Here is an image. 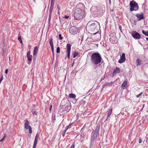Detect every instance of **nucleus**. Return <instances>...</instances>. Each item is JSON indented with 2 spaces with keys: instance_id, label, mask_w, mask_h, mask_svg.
<instances>
[{
  "instance_id": "f8f14e48",
  "label": "nucleus",
  "mask_w": 148,
  "mask_h": 148,
  "mask_svg": "<svg viewBox=\"0 0 148 148\" xmlns=\"http://www.w3.org/2000/svg\"><path fill=\"white\" fill-rule=\"evenodd\" d=\"M120 57V58L118 62L120 63H122L124 62L126 60L125 53L122 54L121 55Z\"/></svg>"
},
{
  "instance_id": "1a4fd4ad",
  "label": "nucleus",
  "mask_w": 148,
  "mask_h": 148,
  "mask_svg": "<svg viewBox=\"0 0 148 148\" xmlns=\"http://www.w3.org/2000/svg\"><path fill=\"white\" fill-rule=\"evenodd\" d=\"M39 45L38 46H36L34 47L33 53L34 62L36 60V55L38 53V51Z\"/></svg>"
},
{
  "instance_id": "69168bd1",
  "label": "nucleus",
  "mask_w": 148,
  "mask_h": 148,
  "mask_svg": "<svg viewBox=\"0 0 148 148\" xmlns=\"http://www.w3.org/2000/svg\"><path fill=\"white\" fill-rule=\"evenodd\" d=\"M60 9V8L59 7H58V10Z\"/></svg>"
},
{
  "instance_id": "cd10ccee",
  "label": "nucleus",
  "mask_w": 148,
  "mask_h": 148,
  "mask_svg": "<svg viewBox=\"0 0 148 148\" xmlns=\"http://www.w3.org/2000/svg\"><path fill=\"white\" fill-rule=\"evenodd\" d=\"M78 53L77 52L75 51L73 54V58H75L78 55Z\"/></svg>"
},
{
  "instance_id": "49530a36",
  "label": "nucleus",
  "mask_w": 148,
  "mask_h": 148,
  "mask_svg": "<svg viewBox=\"0 0 148 148\" xmlns=\"http://www.w3.org/2000/svg\"><path fill=\"white\" fill-rule=\"evenodd\" d=\"M30 51H28V52H27V56H30V55H31L30 54Z\"/></svg>"
},
{
  "instance_id": "6e6d98bb",
  "label": "nucleus",
  "mask_w": 148,
  "mask_h": 148,
  "mask_svg": "<svg viewBox=\"0 0 148 148\" xmlns=\"http://www.w3.org/2000/svg\"><path fill=\"white\" fill-rule=\"evenodd\" d=\"M51 109L52 108H49V110L50 112H51Z\"/></svg>"
},
{
  "instance_id": "4d7b16f0",
  "label": "nucleus",
  "mask_w": 148,
  "mask_h": 148,
  "mask_svg": "<svg viewBox=\"0 0 148 148\" xmlns=\"http://www.w3.org/2000/svg\"><path fill=\"white\" fill-rule=\"evenodd\" d=\"M52 105H50V108H52Z\"/></svg>"
},
{
  "instance_id": "2f4dec72",
  "label": "nucleus",
  "mask_w": 148,
  "mask_h": 148,
  "mask_svg": "<svg viewBox=\"0 0 148 148\" xmlns=\"http://www.w3.org/2000/svg\"><path fill=\"white\" fill-rule=\"evenodd\" d=\"M51 49L52 52V53L53 56V57L54 56V47H53V48H51Z\"/></svg>"
},
{
  "instance_id": "58836bf2",
  "label": "nucleus",
  "mask_w": 148,
  "mask_h": 148,
  "mask_svg": "<svg viewBox=\"0 0 148 148\" xmlns=\"http://www.w3.org/2000/svg\"><path fill=\"white\" fill-rule=\"evenodd\" d=\"M52 120L55 121L56 120V118H55V115H54V116H53V115H52Z\"/></svg>"
},
{
  "instance_id": "a19ab883",
  "label": "nucleus",
  "mask_w": 148,
  "mask_h": 148,
  "mask_svg": "<svg viewBox=\"0 0 148 148\" xmlns=\"http://www.w3.org/2000/svg\"><path fill=\"white\" fill-rule=\"evenodd\" d=\"M109 84L108 83H106L104 84L103 86V88H104V87L106 86L107 85Z\"/></svg>"
},
{
  "instance_id": "79ce46f5",
  "label": "nucleus",
  "mask_w": 148,
  "mask_h": 148,
  "mask_svg": "<svg viewBox=\"0 0 148 148\" xmlns=\"http://www.w3.org/2000/svg\"><path fill=\"white\" fill-rule=\"evenodd\" d=\"M119 28L121 32H122V27L121 25H119Z\"/></svg>"
},
{
  "instance_id": "0eeeda50",
  "label": "nucleus",
  "mask_w": 148,
  "mask_h": 148,
  "mask_svg": "<svg viewBox=\"0 0 148 148\" xmlns=\"http://www.w3.org/2000/svg\"><path fill=\"white\" fill-rule=\"evenodd\" d=\"M97 15L99 16L102 15L105 11V5H101L98 6Z\"/></svg>"
},
{
  "instance_id": "7c9ffc66",
  "label": "nucleus",
  "mask_w": 148,
  "mask_h": 148,
  "mask_svg": "<svg viewBox=\"0 0 148 148\" xmlns=\"http://www.w3.org/2000/svg\"><path fill=\"white\" fill-rule=\"evenodd\" d=\"M73 123H70L65 128L66 130H67L71 125Z\"/></svg>"
},
{
  "instance_id": "e433bc0d",
  "label": "nucleus",
  "mask_w": 148,
  "mask_h": 148,
  "mask_svg": "<svg viewBox=\"0 0 148 148\" xmlns=\"http://www.w3.org/2000/svg\"><path fill=\"white\" fill-rule=\"evenodd\" d=\"M51 14H52V13H49V21H50V19H51Z\"/></svg>"
},
{
  "instance_id": "4468645a",
  "label": "nucleus",
  "mask_w": 148,
  "mask_h": 148,
  "mask_svg": "<svg viewBox=\"0 0 148 148\" xmlns=\"http://www.w3.org/2000/svg\"><path fill=\"white\" fill-rule=\"evenodd\" d=\"M39 137V134L38 133H37L35 136L33 148H35L36 147L37 143V141Z\"/></svg>"
},
{
  "instance_id": "72a5a7b5",
  "label": "nucleus",
  "mask_w": 148,
  "mask_h": 148,
  "mask_svg": "<svg viewBox=\"0 0 148 148\" xmlns=\"http://www.w3.org/2000/svg\"><path fill=\"white\" fill-rule=\"evenodd\" d=\"M142 94H143V92H141L138 95H136V97H137V98L139 97L140 96H141V95H142Z\"/></svg>"
},
{
  "instance_id": "2eb2a0df",
  "label": "nucleus",
  "mask_w": 148,
  "mask_h": 148,
  "mask_svg": "<svg viewBox=\"0 0 148 148\" xmlns=\"http://www.w3.org/2000/svg\"><path fill=\"white\" fill-rule=\"evenodd\" d=\"M136 16L138 19V21H141V20L144 18L143 14V13H141L140 14H137L136 15Z\"/></svg>"
},
{
  "instance_id": "3c124183",
  "label": "nucleus",
  "mask_w": 148,
  "mask_h": 148,
  "mask_svg": "<svg viewBox=\"0 0 148 148\" xmlns=\"http://www.w3.org/2000/svg\"><path fill=\"white\" fill-rule=\"evenodd\" d=\"M8 69H6V70H5V73L6 74H7L8 73Z\"/></svg>"
},
{
  "instance_id": "052dcab7",
  "label": "nucleus",
  "mask_w": 148,
  "mask_h": 148,
  "mask_svg": "<svg viewBox=\"0 0 148 148\" xmlns=\"http://www.w3.org/2000/svg\"><path fill=\"white\" fill-rule=\"evenodd\" d=\"M21 43H22L23 42H22V40H21V41H19Z\"/></svg>"
},
{
  "instance_id": "13d9d810",
  "label": "nucleus",
  "mask_w": 148,
  "mask_h": 148,
  "mask_svg": "<svg viewBox=\"0 0 148 148\" xmlns=\"http://www.w3.org/2000/svg\"><path fill=\"white\" fill-rule=\"evenodd\" d=\"M29 48H31V47H32L31 45H29Z\"/></svg>"
},
{
  "instance_id": "6ab92c4d",
  "label": "nucleus",
  "mask_w": 148,
  "mask_h": 148,
  "mask_svg": "<svg viewBox=\"0 0 148 148\" xmlns=\"http://www.w3.org/2000/svg\"><path fill=\"white\" fill-rule=\"evenodd\" d=\"M115 39V37H112L110 38L109 40L110 41L112 44L115 43L116 42L115 41L114 39Z\"/></svg>"
},
{
  "instance_id": "de8ad7c7",
  "label": "nucleus",
  "mask_w": 148,
  "mask_h": 148,
  "mask_svg": "<svg viewBox=\"0 0 148 148\" xmlns=\"http://www.w3.org/2000/svg\"><path fill=\"white\" fill-rule=\"evenodd\" d=\"M69 17V16H67L66 15H65L64 16V18L66 19L68 18Z\"/></svg>"
},
{
  "instance_id": "338daca9",
  "label": "nucleus",
  "mask_w": 148,
  "mask_h": 148,
  "mask_svg": "<svg viewBox=\"0 0 148 148\" xmlns=\"http://www.w3.org/2000/svg\"><path fill=\"white\" fill-rule=\"evenodd\" d=\"M9 60H10V57H9Z\"/></svg>"
},
{
  "instance_id": "9d476101",
  "label": "nucleus",
  "mask_w": 148,
  "mask_h": 148,
  "mask_svg": "<svg viewBox=\"0 0 148 148\" xmlns=\"http://www.w3.org/2000/svg\"><path fill=\"white\" fill-rule=\"evenodd\" d=\"M71 46V45L70 44H67L66 45L67 49L66 52H67V57L69 59L70 58Z\"/></svg>"
},
{
  "instance_id": "a18cd8bd",
  "label": "nucleus",
  "mask_w": 148,
  "mask_h": 148,
  "mask_svg": "<svg viewBox=\"0 0 148 148\" xmlns=\"http://www.w3.org/2000/svg\"><path fill=\"white\" fill-rule=\"evenodd\" d=\"M142 142V140L141 139V138H139V141H138V143H141Z\"/></svg>"
},
{
  "instance_id": "864d4df0",
  "label": "nucleus",
  "mask_w": 148,
  "mask_h": 148,
  "mask_svg": "<svg viewBox=\"0 0 148 148\" xmlns=\"http://www.w3.org/2000/svg\"><path fill=\"white\" fill-rule=\"evenodd\" d=\"M33 114H35L36 115L37 114L35 112H34L33 113Z\"/></svg>"
},
{
  "instance_id": "dca6fc26",
  "label": "nucleus",
  "mask_w": 148,
  "mask_h": 148,
  "mask_svg": "<svg viewBox=\"0 0 148 148\" xmlns=\"http://www.w3.org/2000/svg\"><path fill=\"white\" fill-rule=\"evenodd\" d=\"M120 69L118 67H116L114 69L113 73H112L113 76L114 75L116 74L120 73Z\"/></svg>"
},
{
  "instance_id": "f704fd0d",
  "label": "nucleus",
  "mask_w": 148,
  "mask_h": 148,
  "mask_svg": "<svg viewBox=\"0 0 148 148\" xmlns=\"http://www.w3.org/2000/svg\"><path fill=\"white\" fill-rule=\"evenodd\" d=\"M54 1L51 0L50 5L54 6Z\"/></svg>"
},
{
  "instance_id": "39448f33",
  "label": "nucleus",
  "mask_w": 148,
  "mask_h": 148,
  "mask_svg": "<svg viewBox=\"0 0 148 148\" xmlns=\"http://www.w3.org/2000/svg\"><path fill=\"white\" fill-rule=\"evenodd\" d=\"M99 26V24L97 21L93 22L90 25L88 26V28L90 31L92 32L98 30Z\"/></svg>"
},
{
  "instance_id": "bf43d9fd",
  "label": "nucleus",
  "mask_w": 148,
  "mask_h": 148,
  "mask_svg": "<svg viewBox=\"0 0 148 148\" xmlns=\"http://www.w3.org/2000/svg\"><path fill=\"white\" fill-rule=\"evenodd\" d=\"M144 105H143V106L142 108V109H143V108H144Z\"/></svg>"
},
{
  "instance_id": "8fccbe9b",
  "label": "nucleus",
  "mask_w": 148,
  "mask_h": 148,
  "mask_svg": "<svg viewBox=\"0 0 148 148\" xmlns=\"http://www.w3.org/2000/svg\"><path fill=\"white\" fill-rule=\"evenodd\" d=\"M97 34H98L99 36H100L101 35L99 33L98 31L97 32L94 34V35Z\"/></svg>"
},
{
  "instance_id": "423d86ee",
  "label": "nucleus",
  "mask_w": 148,
  "mask_h": 148,
  "mask_svg": "<svg viewBox=\"0 0 148 148\" xmlns=\"http://www.w3.org/2000/svg\"><path fill=\"white\" fill-rule=\"evenodd\" d=\"M130 10L131 12L136 11L138 10L139 6L138 3L134 0L131 1L130 3Z\"/></svg>"
},
{
  "instance_id": "ea45409f",
  "label": "nucleus",
  "mask_w": 148,
  "mask_h": 148,
  "mask_svg": "<svg viewBox=\"0 0 148 148\" xmlns=\"http://www.w3.org/2000/svg\"><path fill=\"white\" fill-rule=\"evenodd\" d=\"M86 103V101L83 100H82L81 102V103L83 105H84Z\"/></svg>"
},
{
  "instance_id": "0e129e2a",
  "label": "nucleus",
  "mask_w": 148,
  "mask_h": 148,
  "mask_svg": "<svg viewBox=\"0 0 148 148\" xmlns=\"http://www.w3.org/2000/svg\"><path fill=\"white\" fill-rule=\"evenodd\" d=\"M143 109H142V108L140 110V111H141Z\"/></svg>"
},
{
  "instance_id": "e2e57ef3",
  "label": "nucleus",
  "mask_w": 148,
  "mask_h": 148,
  "mask_svg": "<svg viewBox=\"0 0 148 148\" xmlns=\"http://www.w3.org/2000/svg\"><path fill=\"white\" fill-rule=\"evenodd\" d=\"M108 118L107 117V118L106 119V120H105V122L106 121H107V120H108Z\"/></svg>"
},
{
  "instance_id": "393cba45",
  "label": "nucleus",
  "mask_w": 148,
  "mask_h": 148,
  "mask_svg": "<svg viewBox=\"0 0 148 148\" xmlns=\"http://www.w3.org/2000/svg\"><path fill=\"white\" fill-rule=\"evenodd\" d=\"M136 63H137V65H140L141 64V61L139 59H137L136 60Z\"/></svg>"
},
{
  "instance_id": "b1692460",
  "label": "nucleus",
  "mask_w": 148,
  "mask_h": 148,
  "mask_svg": "<svg viewBox=\"0 0 148 148\" xmlns=\"http://www.w3.org/2000/svg\"><path fill=\"white\" fill-rule=\"evenodd\" d=\"M77 5L78 7L81 8H84V4L82 3H79Z\"/></svg>"
},
{
  "instance_id": "5fc2aeb1",
  "label": "nucleus",
  "mask_w": 148,
  "mask_h": 148,
  "mask_svg": "<svg viewBox=\"0 0 148 148\" xmlns=\"http://www.w3.org/2000/svg\"><path fill=\"white\" fill-rule=\"evenodd\" d=\"M145 120H143V121H142V123H144L145 122Z\"/></svg>"
},
{
  "instance_id": "4be33fe9",
  "label": "nucleus",
  "mask_w": 148,
  "mask_h": 148,
  "mask_svg": "<svg viewBox=\"0 0 148 148\" xmlns=\"http://www.w3.org/2000/svg\"><path fill=\"white\" fill-rule=\"evenodd\" d=\"M49 44L51 47V48L53 47V38L52 37L50 39L49 41Z\"/></svg>"
},
{
  "instance_id": "f257e3e1",
  "label": "nucleus",
  "mask_w": 148,
  "mask_h": 148,
  "mask_svg": "<svg viewBox=\"0 0 148 148\" xmlns=\"http://www.w3.org/2000/svg\"><path fill=\"white\" fill-rule=\"evenodd\" d=\"M61 104L62 106H60L58 112L60 115H63L68 112L71 110V106L70 102L68 99L62 100Z\"/></svg>"
},
{
  "instance_id": "20e7f679",
  "label": "nucleus",
  "mask_w": 148,
  "mask_h": 148,
  "mask_svg": "<svg viewBox=\"0 0 148 148\" xmlns=\"http://www.w3.org/2000/svg\"><path fill=\"white\" fill-rule=\"evenodd\" d=\"M72 15L75 19L78 20L83 18L84 12L80 8H77L73 10Z\"/></svg>"
},
{
  "instance_id": "6e6552de",
  "label": "nucleus",
  "mask_w": 148,
  "mask_h": 148,
  "mask_svg": "<svg viewBox=\"0 0 148 148\" xmlns=\"http://www.w3.org/2000/svg\"><path fill=\"white\" fill-rule=\"evenodd\" d=\"M131 34L132 37L135 39H139L141 38L140 34L136 31H133L132 32Z\"/></svg>"
},
{
  "instance_id": "5701e85b",
  "label": "nucleus",
  "mask_w": 148,
  "mask_h": 148,
  "mask_svg": "<svg viewBox=\"0 0 148 148\" xmlns=\"http://www.w3.org/2000/svg\"><path fill=\"white\" fill-rule=\"evenodd\" d=\"M69 97L72 99H75V98L76 95L74 94H70L69 95Z\"/></svg>"
},
{
  "instance_id": "412c9836",
  "label": "nucleus",
  "mask_w": 148,
  "mask_h": 148,
  "mask_svg": "<svg viewBox=\"0 0 148 148\" xmlns=\"http://www.w3.org/2000/svg\"><path fill=\"white\" fill-rule=\"evenodd\" d=\"M127 83V81H124L121 85V88L122 89H125V87L126 86Z\"/></svg>"
},
{
  "instance_id": "f03ea898",
  "label": "nucleus",
  "mask_w": 148,
  "mask_h": 148,
  "mask_svg": "<svg viewBox=\"0 0 148 148\" xmlns=\"http://www.w3.org/2000/svg\"><path fill=\"white\" fill-rule=\"evenodd\" d=\"M102 58L100 53L98 52L94 53L92 54L90 61L94 65L100 64Z\"/></svg>"
},
{
  "instance_id": "37998d69",
  "label": "nucleus",
  "mask_w": 148,
  "mask_h": 148,
  "mask_svg": "<svg viewBox=\"0 0 148 148\" xmlns=\"http://www.w3.org/2000/svg\"><path fill=\"white\" fill-rule=\"evenodd\" d=\"M5 138V136H4L0 140V141L1 142H2V141H3L4 140V139Z\"/></svg>"
},
{
  "instance_id": "680f3d73",
  "label": "nucleus",
  "mask_w": 148,
  "mask_h": 148,
  "mask_svg": "<svg viewBox=\"0 0 148 148\" xmlns=\"http://www.w3.org/2000/svg\"><path fill=\"white\" fill-rule=\"evenodd\" d=\"M146 39L148 41V38H146Z\"/></svg>"
},
{
  "instance_id": "a878e982",
  "label": "nucleus",
  "mask_w": 148,
  "mask_h": 148,
  "mask_svg": "<svg viewBox=\"0 0 148 148\" xmlns=\"http://www.w3.org/2000/svg\"><path fill=\"white\" fill-rule=\"evenodd\" d=\"M53 6H54L53 5H50L49 10V13H52V11L53 8Z\"/></svg>"
},
{
  "instance_id": "a211bd4d",
  "label": "nucleus",
  "mask_w": 148,
  "mask_h": 148,
  "mask_svg": "<svg viewBox=\"0 0 148 148\" xmlns=\"http://www.w3.org/2000/svg\"><path fill=\"white\" fill-rule=\"evenodd\" d=\"M29 122L27 120H26L25 124V127L26 129H28V128H29L31 127L29 125Z\"/></svg>"
},
{
  "instance_id": "aec40b11",
  "label": "nucleus",
  "mask_w": 148,
  "mask_h": 148,
  "mask_svg": "<svg viewBox=\"0 0 148 148\" xmlns=\"http://www.w3.org/2000/svg\"><path fill=\"white\" fill-rule=\"evenodd\" d=\"M112 108H111L109 109L108 110V114H107V117H109L111 115L112 113Z\"/></svg>"
},
{
  "instance_id": "09e8293b",
  "label": "nucleus",
  "mask_w": 148,
  "mask_h": 148,
  "mask_svg": "<svg viewBox=\"0 0 148 148\" xmlns=\"http://www.w3.org/2000/svg\"><path fill=\"white\" fill-rule=\"evenodd\" d=\"M74 147H75V145H74V143H73L72 144V145L71 146V148H74Z\"/></svg>"
},
{
  "instance_id": "c756f323",
  "label": "nucleus",
  "mask_w": 148,
  "mask_h": 148,
  "mask_svg": "<svg viewBox=\"0 0 148 148\" xmlns=\"http://www.w3.org/2000/svg\"><path fill=\"white\" fill-rule=\"evenodd\" d=\"M66 131H67V130H66V129H65L64 130V131L62 132V136L63 137H64V136L65 133H66Z\"/></svg>"
},
{
  "instance_id": "bb28decb",
  "label": "nucleus",
  "mask_w": 148,
  "mask_h": 148,
  "mask_svg": "<svg viewBox=\"0 0 148 148\" xmlns=\"http://www.w3.org/2000/svg\"><path fill=\"white\" fill-rule=\"evenodd\" d=\"M142 32L145 36H148V31H147V32H145L144 30H143Z\"/></svg>"
},
{
  "instance_id": "f3484780",
  "label": "nucleus",
  "mask_w": 148,
  "mask_h": 148,
  "mask_svg": "<svg viewBox=\"0 0 148 148\" xmlns=\"http://www.w3.org/2000/svg\"><path fill=\"white\" fill-rule=\"evenodd\" d=\"M27 59L28 60V61L27 62V63L29 64H30L31 63V61H32V55L28 56H27Z\"/></svg>"
},
{
  "instance_id": "c03bdc74",
  "label": "nucleus",
  "mask_w": 148,
  "mask_h": 148,
  "mask_svg": "<svg viewBox=\"0 0 148 148\" xmlns=\"http://www.w3.org/2000/svg\"><path fill=\"white\" fill-rule=\"evenodd\" d=\"M101 132L103 133L104 132V130L102 127H101Z\"/></svg>"
},
{
  "instance_id": "603ef678",
  "label": "nucleus",
  "mask_w": 148,
  "mask_h": 148,
  "mask_svg": "<svg viewBox=\"0 0 148 148\" xmlns=\"http://www.w3.org/2000/svg\"><path fill=\"white\" fill-rule=\"evenodd\" d=\"M74 63H75L74 61H73V63H72V66H73Z\"/></svg>"
},
{
  "instance_id": "9b49d317",
  "label": "nucleus",
  "mask_w": 148,
  "mask_h": 148,
  "mask_svg": "<svg viewBox=\"0 0 148 148\" xmlns=\"http://www.w3.org/2000/svg\"><path fill=\"white\" fill-rule=\"evenodd\" d=\"M70 32L72 34H75L77 33V29L75 27H72L69 29Z\"/></svg>"
},
{
  "instance_id": "4c0bfd02",
  "label": "nucleus",
  "mask_w": 148,
  "mask_h": 148,
  "mask_svg": "<svg viewBox=\"0 0 148 148\" xmlns=\"http://www.w3.org/2000/svg\"><path fill=\"white\" fill-rule=\"evenodd\" d=\"M59 38L60 40H61L63 39V37H62V35L61 34H59Z\"/></svg>"
},
{
  "instance_id": "473e14b6",
  "label": "nucleus",
  "mask_w": 148,
  "mask_h": 148,
  "mask_svg": "<svg viewBox=\"0 0 148 148\" xmlns=\"http://www.w3.org/2000/svg\"><path fill=\"white\" fill-rule=\"evenodd\" d=\"M20 33H19V34H18V40L19 41H21V40L22 39L21 38V35H20Z\"/></svg>"
},
{
  "instance_id": "c85d7f7f",
  "label": "nucleus",
  "mask_w": 148,
  "mask_h": 148,
  "mask_svg": "<svg viewBox=\"0 0 148 148\" xmlns=\"http://www.w3.org/2000/svg\"><path fill=\"white\" fill-rule=\"evenodd\" d=\"M56 52L57 53L60 52V48L59 47H58L56 49Z\"/></svg>"
},
{
  "instance_id": "c9c22d12",
  "label": "nucleus",
  "mask_w": 148,
  "mask_h": 148,
  "mask_svg": "<svg viewBox=\"0 0 148 148\" xmlns=\"http://www.w3.org/2000/svg\"><path fill=\"white\" fill-rule=\"evenodd\" d=\"M29 130V132L30 134H31L32 133V128H31V127H30L29 128H28V129Z\"/></svg>"
},
{
  "instance_id": "7ed1b4c3",
  "label": "nucleus",
  "mask_w": 148,
  "mask_h": 148,
  "mask_svg": "<svg viewBox=\"0 0 148 148\" xmlns=\"http://www.w3.org/2000/svg\"><path fill=\"white\" fill-rule=\"evenodd\" d=\"M100 126L97 125L96 126L95 130L92 131L91 133V145H94L95 143V140L97 138V136L99 135V130Z\"/></svg>"
},
{
  "instance_id": "ddd939ff",
  "label": "nucleus",
  "mask_w": 148,
  "mask_h": 148,
  "mask_svg": "<svg viewBox=\"0 0 148 148\" xmlns=\"http://www.w3.org/2000/svg\"><path fill=\"white\" fill-rule=\"evenodd\" d=\"M98 7L92 6L90 9V11L92 13L97 14V15Z\"/></svg>"
}]
</instances>
